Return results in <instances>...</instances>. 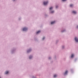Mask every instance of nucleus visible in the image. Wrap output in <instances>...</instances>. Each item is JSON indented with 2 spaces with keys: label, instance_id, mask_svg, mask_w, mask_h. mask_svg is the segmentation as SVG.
Listing matches in <instances>:
<instances>
[{
  "label": "nucleus",
  "instance_id": "nucleus-2",
  "mask_svg": "<svg viewBox=\"0 0 78 78\" xmlns=\"http://www.w3.org/2000/svg\"><path fill=\"white\" fill-rule=\"evenodd\" d=\"M27 28H24L23 29V31H27Z\"/></svg>",
  "mask_w": 78,
  "mask_h": 78
},
{
  "label": "nucleus",
  "instance_id": "nucleus-13",
  "mask_svg": "<svg viewBox=\"0 0 78 78\" xmlns=\"http://www.w3.org/2000/svg\"><path fill=\"white\" fill-rule=\"evenodd\" d=\"M56 76H57L56 75H54V77H56Z\"/></svg>",
  "mask_w": 78,
  "mask_h": 78
},
{
  "label": "nucleus",
  "instance_id": "nucleus-6",
  "mask_svg": "<svg viewBox=\"0 0 78 78\" xmlns=\"http://www.w3.org/2000/svg\"><path fill=\"white\" fill-rule=\"evenodd\" d=\"M73 13H74V14H76V11H73Z\"/></svg>",
  "mask_w": 78,
  "mask_h": 78
},
{
  "label": "nucleus",
  "instance_id": "nucleus-3",
  "mask_svg": "<svg viewBox=\"0 0 78 78\" xmlns=\"http://www.w3.org/2000/svg\"><path fill=\"white\" fill-rule=\"evenodd\" d=\"M75 41L77 42H78V39H77V37H75Z\"/></svg>",
  "mask_w": 78,
  "mask_h": 78
},
{
  "label": "nucleus",
  "instance_id": "nucleus-22",
  "mask_svg": "<svg viewBox=\"0 0 78 78\" xmlns=\"http://www.w3.org/2000/svg\"><path fill=\"white\" fill-rule=\"evenodd\" d=\"M64 31H62V32H63Z\"/></svg>",
  "mask_w": 78,
  "mask_h": 78
},
{
  "label": "nucleus",
  "instance_id": "nucleus-14",
  "mask_svg": "<svg viewBox=\"0 0 78 78\" xmlns=\"http://www.w3.org/2000/svg\"><path fill=\"white\" fill-rule=\"evenodd\" d=\"M44 39H45V37H43V40H44Z\"/></svg>",
  "mask_w": 78,
  "mask_h": 78
},
{
  "label": "nucleus",
  "instance_id": "nucleus-15",
  "mask_svg": "<svg viewBox=\"0 0 78 78\" xmlns=\"http://www.w3.org/2000/svg\"><path fill=\"white\" fill-rule=\"evenodd\" d=\"M53 12H54V11H52L51 12V13H53Z\"/></svg>",
  "mask_w": 78,
  "mask_h": 78
},
{
  "label": "nucleus",
  "instance_id": "nucleus-21",
  "mask_svg": "<svg viewBox=\"0 0 78 78\" xmlns=\"http://www.w3.org/2000/svg\"><path fill=\"white\" fill-rule=\"evenodd\" d=\"M13 1H15V0H13Z\"/></svg>",
  "mask_w": 78,
  "mask_h": 78
},
{
  "label": "nucleus",
  "instance_id": "nucleus-8",
  "mask_svg": "<svg viewBox=\"0 0 78 78\" xmlns=\"http://www.w3.org/2000/svg\"><path fill=\"white\" fill-rule=\"evenodd\" d=\"M55 22L54 21V22H52L51 23V24H54V23H55Z\"/></svg>",
  "mask_w": 78,
  "mask_h": 78
},
{
  "label": "nucleus",
  "instance_id": "nucleus-18",
  "mask_svg": "<svg viewBox=\"0 0 78 78\" xmlns=\"http://www.w3.org/2000/svg\"><path fill=\"white\" fill-rule=\"evenodd\" d=\"M76 28H78V26H77V27H76Z\"/></svg>",
  "mask_w": 78,
  "mask_h": 78
},
{
  "label": "nucleus",
  "instance_id": "nucleus-1",
  "mask_svg": "<svg viewBox=\"0 0 78 78\" xmlns=\"http://www.w3.org/2000/svg\"><path fill=\"white\" fill-rule=\"evenodd\" d=\"M48 1H47V2H44L43 3L44 5H47V3H48Z\"/></svg>",
  "mask_w": 78,
  "mask_h": 78
},
{
  "label": "nucleus",
  "instance_id": "nucleus-9",
  "mask_svg": "<svg viewBox=\"0 0 78 78\" xmlns=\"http://www.w3.org/2000/svg\"><path fill=\"white\" fill-rule=\"evenodd\" d=\"M40 32H41V31H37V34H38V33Z\"/></svg>",
  "mask_w": 78,
  "mask_h": 78
},
{
  "label": "nucleus",
  "instance_id": "nucleus-10",
  "mask_svg": "<svg viewBox=\"0 0 78 78\" xmlns=\"http://www.w3.org/2000/svg\"><path fill=\"white\" fill-rule=\"evenodd\" d=\"M32 57V56H29V59H31Z\"/></svg>",
  "mask_w": 78,
  "mask_h": 78
},
{
  "label": "nucleus",
  "instance_id": "nucleus-12",
  "mask_svg": "<svg viewBox=\"0 0 78 78\" xmlns=\"http://www.w3.org/2000/svg\"><path fill=\"white\" fill-rule=\"evenodd\" d=\"M53 8L52 7H51V8H50V9L51 10V9H52Z\"/></svg>",
  "mask_w": 78,
  "mask_h": 78
},
{
  "label": "nucleus",
  "instance_id": "nucleus-7",
  "mask_svg": "<svg viewBox=\"0 0 78 78\" xmlns=\"http://www.w3.org/2000/svg\"><path fill=\"white\" fill-rule=\"evenodd\" d=\"M74 56V55H73V54H72L71 55V58H73Z\"/></svg>",
  "mask_w": 78,
  "mask_h": 78
},
{
  "label": "nucleus",
  "instance_id": "nucleus-20",
  "mask_svg": "<svg viewBox=\"0 0 78 78\" xmlns=\"http://www.w3.org/2000/svg\"><path fill=\"white\" fill-rule=\"evenodd\" d=\"M51 58H49V59H50Z\"/></svg>",
  "mask_w": 78,
  "mask_h": 78
},
{
  "label": "nucleus",
  "instance_id": "nucleus-16",
  "mask_svg": "<svg viewBox=\"0 0 78 78\" xmlns=\"http://www.w3.org/2000/svg\"><path fill=\"white\" fill-rule=\"evenodd\" d=\"M63 2H64V1H66V0H62Z\"/></svg>",
  "mask_w": 78,
  "mask_h": 78
},
{
  "label": "nucleus",
  "instance_id": "nucleus-19",
  "mask_svg": "<svg viewBox=\"0 0 78 78\" xmlns=\"http://www.w3.org/2000/svg\"><path fill=\"white\" fill-rule=\"evenodd\" d=\"M56 8H58V6H56Z\"/></svg>",
  "mask_w": 78,
  "mask_h": 78
},
{
  "label": "nucleus",
  "instance_id": "nucleus-5",
  "mask_svg": "<svg viewBox=\"0 0 78 78\" xmlns=\"http://www.w3.org/2000/svg\"><path fill=\"white\" fill-rule=\"evenodd\" d=\"M9 73V72L8 71H7L5 72V74H8Z\"/></svg>",
  "mask_w": 78,
  "mask_h": 78
},
{
  "label": "nucleus",
  "instance_id": "nucleus-17",
  "mask_svg": "<svg viewBox=\"0 0 78 78\" xmlns=\"http://www.w3.org/2000/svg\"><path fill=\"white\" fill-rule=\"evenodd\" d=\"M29 51H30L29 50L28 51H27V52H29Z\"/></svg>",
  "mask_w": 78,
  "mask_h": 78
},
{
  "label": "nucleus",
  "instance_id": "nucleus-11",
  "mask_svg": "<svg viewBox=\"0 0 78 78\" xmlns=\"http://www.w3.org/2000/svg\"><path fill=\"white\" fill-rule=\"evenodd\" d=\"M73 5H70V7H72L73 6Z\"/></svg>",
  "mask_w": 78,
  "mask_h": 78
},
{
  "label": "nucleus",
  "instance_id": "nucleus-23",
  "mask_svg": "<svg viewBox=\"0 0 78 78\" xmlns=\"http://www.w3.org/2000/svg\"><path fill=\"white\" fill-rule=\"evenodd\" d=\"M0 78H1L0 77Z\"/></svg>",
  "mask_w": 78,
  "mask_h": 78
},
{
  "label": "nucleus",
  "instance_id": "nucleus-4",
  "mask_svg": "<svg viewBox=\"0 0 78 78\" xmlns=\"http://www.w3.org/2000/svg\"><path fill=\"white\" fill-rule=\"evenodd\" d=\"M68 72V71H67V70H66V71L65 72V73H64V75H66V74H67Z\"/></svg>",
  "mask_w": 78,
  "mask_h": 78
}]
</instances>
